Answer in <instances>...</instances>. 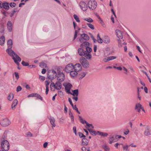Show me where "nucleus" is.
Returning a JSON list of instances; mask_svg holds the SVG:
<instances>
[{"instance_id":"f3484780","label":"nucleus","mask_w":151,"mask_h":151,"mask_svg":"<svg viewBox=\"0 0 151 151\" xmlns=\"http://www.w3.org/2000/svg\"><path fill=\"white\" fill-rule=\"evenodd\" d=\"M72 85L70 83H68L65 86V89L66 91V92L69 93L70 92V89L72 87Z\"/></svg>"},{"instance_id":"338daca9","label":"nucleus","mask_w":151,"mask_h":151,"mask_svg":"<svg viewBox=\"0 0 151 151\" xmlns=\"http://www.w3.org/2000/svg\"><path fill=\"white\" fill-rule=\"evenodd\" d=\"M103 61L104 62H106L109 61V57H108L105 58L104 59Z\"/></svg>"},{"instance_id":"473e14b6","label":"nucleus","mask_w":151,"mask_h":151,"mask_svg":"<svg viewBox=\"0 0 151 151\" xmlns=\"http://www.w3.org/2000/svg\"><path fill=\"white\" fill-rule=\"evenodd\" d=\"M97 41L100 43H102L103 42V40L100 37L99 34H98L97 37Z\"/></svg>"},{"instance_id":"bf43d9fd","label":"nucleus","mask_w":151,"mask_h":151,"mask_svg":"<svg viewBox=\"0 0 151 151\" xmlns=\"http://www.w3.org/2000/svg\"><path fill=\"white\" fill-rule=\"evenodd\" d=\"M22 90V88L20 86H18L17 88L16 91L17 92H19L21 91Z\"/></svg>"},{"instance_id":"72a5a7b5","label":"nucleus","mask_w":151,"mask_h":151,"mask_svg":"<svg viewBox=\"0 0 151 151\" xmlns=\"http://www.w3.org/2000/svg\"><path fill=\"white\" fill-rule=\"evenodd\" d=\"M150 131L148 128H146L144 132V134L145 136H148L150 134Z\"/></svg>"},{"instance_id":"f704fd0d","label":"nucleus","mask_w":151,"mask_h":151,"mask_svg":"<svg viewBox=\"0 0 151 151\" xmlns=\"http://www.w3.org/2000/svg\"><path fill=\"white\" fill-rule=\"evenodd\" d=\"M14 96V95L13 93H10L8 97V99L10 101H11L13 99Z\"/></svg>"},{"instance_id":"393cba45","label":"nucleus","mask_w":151,"mask_h":151,"mask_svg":"<svg viewBox=\"0 0 151 151\" xmlns=\"http://www.w3.org/2000/svg\"><path fill=\"white\" fill-rule=\"evenodd\" d=\"M70 75L72 77H74L76 76L77 74V72L76 70H71L70 72Z\"/></svg>"},{"instance_id":"a19ab883","label":"nucleus","mask_w":151,"mask_h":151,"mask_svg":"<svg viewBox=\"0 0 151 151\" xmlns=\"http://www.w3.org/2000/svg\"><path fill=\"white\" fill-rule=\"evenodd\" d=\"M41 68L46 67L47 65V64L44 63H41L39 64Z\"/></svg>"},{"instance_id":"6e6d98bb","label":"nucleus","mask_w":151,"mask_h":151,"mask_svg":"<svg viewBox=\"0 0 151 151\" xmlns=\"http://www.w3.org/2000/svg\"><path fill=\"white\" fill-rule=\"evenodd\" d=\"M109 57V61L114 60L116 58V57L114 56H109V57Z\"/></svg>"},{"instance_id":"09e8293b","label":"nucleus","mask_w":151,"mask_h":151,"mask_svg":"<svg viewBox=\"0 0 151 151\" xmlns=\"http://www.w3.org/2000/svg\"><path fill=\"white\" fill-rule=\"evenodd\" d=\"M9 5L11 7L13 8L16 6V4L14 2H11L9 4Z\"/></svg>"},{"instance_id":"f257e3e1","label":"nucleus","mask_w":151,"mask_h":151,"mask_svg":"<svg viewBox=\"0 0 151 151\" xmlns=\"http://www.w3.org/2000/svg\"><path fill=\"white\" fill-rule=\"evenodd\" d=\"M1 149L2 151H7L9 148V144L6 140H4L1 142Z\"/></svg>"},{"instance_id":"2f4dec72","label":"nucleus","mask_w":151,"mask_h":151,"mask_svg":"<svg viewBox=\"0 0 151 151\" xmlns=\"http://www.w3.org/2000/svg\"><path fill=\"white\" fill-rule=\"evenodd\" d=\"M88 130L91 135H96L97 134H98L97 132H96V131H94L93 130L91 129H88Z\"/></svg>"},{"instance_id":"a878e982","label":"nucleus","mask_w":151,"mask_h":151,"mask_svg":"<svg viewBox=\"0 0 151 151\" xmlns=\"http://www.w3.org/2000/svg\"><path fill=\"white\" fill-rule=\"evenodd\" d=\"M5 37L4 36H2L0 37V45L1 46H3L4 44Z\"/></svg>"},{"instance_id":"49530a36","label":"nucleus","mask_w":151,"mask_h":151,"mask_svg":"<svg viewBox=\"0 0 151 151\" xmlns=\"http://www.w3.org/2000/svg\"><path fill=\"white\" fill-rule=\"evenodd\" d=\"M50 87L51 90H52V87H54V88L55 89V88H56L55 84L53 82L51 83Z\"/></svg>"},{"instance_id":"13d9d810","label":"nucleus","mask_w":151,"mask_h":151,"mask_svg":"<svg viewBox=\"0 0 151 151\" xmlns=\"http://www.w3.org/2000/svg\"><path fill=\"white\" fill-rule=\"evenodd\" d=\"M6 134L4 132L2 136L1 139L4 140L6 138Z\"/></svg>"},{"instance_id":"c85d7f7f","label":"nucleus","mask_w":151,"mask_h":151,"mask_svg":"<svg viewBox=\"0 0 151 151\" xmlns=\"http://www.w3.org/2000/svg\"><path fill=\"white\" fill-rule=\"evenodd\" d=\"M82 142L83 144L84 145H87L88 143V140L85 138H82Z\"/></svg>"},{"instance_id":"f03ea898","label":"nucleus","mask_w":151,"mask_h":151,"mask_svg":"<svg viewBox=\"0 0 151 151\" xmlns=\"http://www.w3.org/2000/svg\"><path fill=\"white\" fill-rule=\"evenodd\" d=\"M80 61L84 68H87L89 67V62L85 58L83 57L81 58Z\"/></svg>"},{"instance_id":"603ef678","label":"nucleus","mask_w":151,"mask_h":151,"mask_svg":"<svg viewBox=\"0 0 151 151\" xmlns=\"http://www.w3.org/2000/svg\"><path fill=\"white\" fill-rule=\"evenodd\" d=\"M84 20L89 22H92L93 21V19L90 18L87 19H85Z\"/></svg>"},{"instance_id":"b1692460","label":"nucleus","mask_w":151,"mask_h":151,"mask_svg":"<svg viewBox=\"0 0 151 151\" xmlns=\"http://www.w3.org/2000/svg\"><path fill=\"white\" fill-rule=\"evenodd\" d=\"M8 49H12V47L13 43L11 39H9L7 41Z\"/></svg>"},{"instance_id":"c756f323","label":"nucleus","mask_w":151,"mask_h":151,"mask_svg":"<svg viewBox=\"0 0 151 151\" xmlns=\"http://www.w3.org/2000/svg\"><path fill=\"white\" fill-rule=\"evenodd\" d=\"M135 109H137L138 112H139L140 111L141 109V105L140 104H136Z\"/></svg>"},{"instance_id":"4be33fe9","label":"nucleus","mask_w":151,"mask_h":151,"mask_svg":"<svg viewBox=\"0 0 151 151\" xmlns=\"http://www.w3.org/2000/svg\"><path fill=\"white\" fill-rule=\"evenodd\" d=\"M49 120H50V122L52 125V127H55V119L53 117H50L49 118Z\"/></svg>"},{"instance_id":"cd10ccee","label":"nucleus","mask_w":151,"mask_h":151,"mask_svg":"<svg viewBox=\"0 0 151 151\" xmlns=\"http://www.w3.org/2000/svg\"><path fill=\"white\" fill-rule=\"evenodd\" d=\"M86 73L85 72H81L78 74V76L79 79H81L86 76Z\"/></svg>"},{"instance_id":"6ab92c4d","label":"nucleus","mask_w":151,"mask_h":151,"mask_svg":"<svg viewBox=\"0 0 151 151\" xmlns=\"http://www.w3.org/2000/svg\"><path fill=\"white\" fill-rule=\"evenodd\" d=\"M82 43L80 45V47L85 48L86 47L88 46L89 45V43L87 41H85L82 42Z\"/></svg>"},{"instance_id":"79ce46f5","label":"nucleus","mask_w":151,"mask_h":151,"mask_svg":"<svg viewBox=\"0 0 151 151\" xmlns=\"http://www.w3.org/2000/svg\"><path fill=\"white\" fill-rule=\"evenodd\" d=\"M37 97L38 99H40L41 101L43 100V99L42 97L39 94L36 93L35 95V97Z\"/></svg>"},{"instance_id":"a211bd4d","label":"nucleus","mask_w":151,"mask_h":151,"mask_svg":"<svg viewBox=\"0 0 151 151\" xmlns=\"http://www.w3.org/2000/svg\"><path fill=\"white\" fill-rule=\"evenodd\" d=\"M116 34L118 38L119 39H122L123 37L122 33L120 30L117 29L116 30Z\"/></svg>"},{"instance_id":"052dcab7","label":"nucleus","mask_w":151,"mask_h":151,"mask_svg":"<svg viewBox=\"0 0 151 151\" xmlns=\"http://www.w3.org/2000/svg\"><path fill=\"white\" fill-rule=\"evenodd\" d=\"M1 12L5 16V17H7V15H6V14H9V13H8V12H7L6 11H4L3 12V11H1Z\"/></svg>"},{"instance_id":"9d476101","label":"nucleus","mask_w":151,"mask_h":151,"mask_svg":"<svg viewBox=\"0 0 151 151\" xmlns=\"http://www.w3.org/2000/svg\"><path fill=\"white\" fill-rule=\"evenodd\" d=\"M81 9L84 11H86L88 9L87 5L84 1H81L79 3Z\"/></svg>"},{"instance_id":"bb28decb","label":"nucleus","mask_w":151,"mask_h":151,"mask_svg":"<svg viewBox=\"0 0 151 151\" xmlns=\"http://www.w3.org/2000/svg\"><path fill=\"white\" fill-rule=\"evenodd\" d=\"M97 132L99 135H100L102 137H107L108 135V134L106 133L101 132L99 131H98Z\"/></svg>"},{"instance_id":"0eeeda50","label":"nucleus","mask_w":151,"mask_h":151,"mask_svg":"<svg viewBox=\"0 0 151 151\" xmlns=\"http://www.w3.org/2000/svg\"><path fill=\"white\" fill-rule=\"evenodd\" d=\"M86 51L87 54L86 55V56L87 57V59H90L91 57L92 56L90 53L92 51V49L91 47H90L88 46L86 47Z\"/></svg>"},{"instance_id":"37998d69","label":"nucleus","mask_w":151,"mask_h":151,"mask_svg":"<svg viewBox=\"0 0 151 151\" xmlns=\"http://www.w3.org/2000/svg\"><path fill=\"white\" fill-rule=\"evenodd\" d=\"M87 24L88 26L92 29H94V27L93 25L91 24L88 23Z\"/></svg>"},{"instance_id":"4468645a","label":"nucleus","mask_w":151,"mask_h":151,"mask_svg":"<svg viewBox=\"0 0 151 151\" xmlns=\"http://www.w3.org/2000/svg\"><path fill=\"white\" fill-rule=\"evenodd\" d=\"M7 29L9 32H11L12 29V25L11 22L9 21L7 24Z\"/></svg>"},{"instance_id":"7c9ffc66","label":"nucleus","mask_w":151,"mask_h":151,"mask_svg":"<svg viewBox=\"0 0 151 151\" xmlns=\"http://www.w3.org/2000/svg\"><path fill=\"white\" fill-rule=\"evenodd\" d=\"M18 101L17 99H15L14 100L12 104V108L13 109L17 104Z\"/></svg>"},{"instance_id":"2eb2a0df","label":"nucleus","mask_w":151,"mask_h":151,"mask_svg":"<svg viewBox=\"0 0 151 151\" xmlns=\"http://www.w3.org/2000/svg\"><path fill=\"white\" fill-rule=\"evenodd\" d=\"M47 76L48 79H51L52 80H53V79H54L56 77L55 75H54V74L51 73L50 70L48 71Z\"/></svg>"},{"instance_id":"e2e57ef3","label":"nucleus","mask_w":151,"mask_h":151,"mask_svg":"<svg viewBox=\"0 0 151 151\" xmlns=\"http://www.w3.org/2000/svg\"><path fill=\"white\" fill-rule=\"evenodd\" d=\"M68 101H69V102L70 104L73 107V106H74L73 105V104L72 103L71 99L70 98H68Z\"/></svg>"},{"instance_id":"e433bc0d","label":"nucleus","mask_w":151,"mask_h":151,"mask_svg":"<svg viewBox=\"0 0 151 151\" xmlns=\"http://www.w3.org/2000/svg\"><path fill=\"white\" fill-rule=\"evenodd\" d=\"M69 115L71 118V121L74 122V116L70 110L69 111Z\"/></svg>"},{"instance_id":"774afa93","label":"nucleus","mask_w":151,"mask_h":151,"mask_svg":"<svg viewBox=\"0 0 151 151\" xmlns=\"http://www.w3.org/2000/svg\"><path fill=\"white\" fill-rule=\"evenodd\" d=\"M45 82L47 83V84H46V87L49 88V85L50 84V82L48 81H46Z\"/></svg>"},{"instance_id":"4c0bfd02","label":"nucleus","mask_w":151,"mask_h":151,"mask_svg":"<svg viewBox=\"0 0 151 151\" xmlns=\"http://www.w3.org/2000/svg\"><path fill=\"white\" fill-rule=\"evenodd\" d=\"M109 143L111 144L115 140V138L113 136H112L109 137Z\"/></svg>"},{"instance_id":"de8ad7c7","label":"nucleus","mask_w":151,"mask_h":151,"mask_svg":"<svg viewBox=\"0 0 151 151\" xmlns=\"http://www.w3.org/2000/svg\"><path fill=\"white\" fill-rule=\"evenodd\" d=\"M22 65L24 66H26L29 65V63L23 60L22 62Z\"/></svg>"},{"instance_id":"680f3d73","label":"nucleus","mask_w":151,"mask_h":151,"mask_svg":"<svg viewBox=\"0 0 151 151\" xmlns=\"http://www.w3.org/2000/svg\"><path fill=\"white\" fill-rule=\"evenodd\" d=\"M14 60L15 63H17L18 62V61H19L18 60V59H17L15 57H13L12 58Z\"/></svg>"},{"instance_id":"69168bd1","label":"nucleus","mask_w":151,"mask_h":151,"mask_svg":"<svg viewBox=\"0 0 151 151\" xmlns=\"http://www.w3.org/2000/svg\"><path fill=\"white\" fill-rule=\"evenodd\" d=\"M51 73H52L54 74V75H55L56 76L57 75V73L56 71L54 70H52V71H51Z\"/></svg>"},{"instance_id":"a18cd8bd","label":"nucleus","mask_w":151,"mask_h":151,"mask_svg":"<svg viewBox=\"0 0 151 151\" xmlns=\"http://www.w3.org/2000/svg\"><path fill=\"white\" fill-rule=\"evenodd\" d=\"M123 148L124 151L129 150L128 146L127 145H124Z\"/></svg>"},{"instance_id":"0e129e2a","label":"nucleus","mask_w":151,"mask_h":151,"mask_svg":"<svg viewBox=\"0 0 151 151\" xmlns=\"http://www.w3.org/2000/svg\"><path fill=\"white\" fill-rule=\"evenodd\" d=\"M73 131L74 133L76 135V127H73Z\"/></svg>"},{"instance_id":"7ed1b4c3","label":"nucleus","mask_w":151,"mask_h":151,"mask_svg":"<svg viewBox=\"0 0 151 151\" xmlns=\"http://www.w3.org/2000/svg\"><path fill=\"white\" fill-rule=\"evenodd\" d=\"M6 51L10 56L12 57V58L13 57H14V55H15L16 58L18 59L19 62L21 61V59L20 57L17 54H16L12 50V49H7L6 50Z\"/></svg>"},{"instance_id":"6e6552de","label":"nucleus","mask_w":151,"mask_h":151,"mask_svg":"<svg viewBox=\"0 0 151 151\" xmlns=\"http://www.w3.org/2000/svg\"><path fill=\"white\" fill-rule=\"evenodd\" d=\"M57 77L58 81L61 82L63 81L65 78V75L63 72L57 74Z\"/></svg>"},{"instance_id":"5701e85b","label":"nucleus","mask_w":151,"mask_h":151,"mask_svg":"<svg viewBox=\"0 0 151 151\" xmlns=\"http://www.w3.org/2000/svg\"><path fill=\"white\" fill-rule=\"evenodd\" d=\"M73 93L70 92L69 94L74 96H78V89L72 90Z\"/></svg>"},{"instance_id":"8fccbe9b","label":"nucleus","mask_w":151,"mask_h":151,"mask_svg":"<svg viewBox=\"0 0 151 151\" xmlns=\"http://www.w3.org/2000/svg\"><path fill=\"white\" fill-rule=\"evenodd\" d=\"M78 134L81 138L83 137V138H85L86 137V136L81 132H78Z\"/></svg>"},{"instance_id":"412c9836","label":"nucleus","mask_w":151,"mask_h":151,"mask_svg":"<svg viewBox=\"0 0 151 151\" xmlns=\"http://www.w3.org/2000/svg\"><path fill=\"white\" fill-rule=\"evenodd\" d=\"M103 42L105 44H108L110 42V39L108 36H105L103 39Z\"/></svg>"},{"instance_id":"39448f33","label":"nucleus","mask_w":151,"mask_h":151,"mask_svg":"<svg viewBox=\"0 0 151 151\" xmlns=\"http://www.w3.org/2000/svg\"><path fill=\"white\" fill-rule=\"evenodd\" d=\"M84 49V48L81 47L78 48V53L79 55L82 57H84L87 59V57L86 56V54H87L86 51H85Z\"/></svg>"},{"instance_id":"423d86ee","label":"nucleus","mask_w":151,"mask_h":151,"mask_svg":"<svg viewBox=\"0 0 151 151\" xmlns=\"http://www.w3.org/2000/svg\"><path fill=\"white\" fill-rule=\"evenodd\" d=\"M73 69V63L69 64L65 66V71L67 73H69Z\"/></svg>"},{"instance_id":"864d4df0","label":"nucleus","mask_w":151,"mask_h":151,"mask_svg":"<svg viewBox=\"0 0 151 151\" xmlns=\"http://www.w3.org/2000/svg\"><path fill=\"white\" fill-rule=\"evenodd\" d=\"M78 31L77 30H76L75 32L74 35V40L77 37Z\"/></svg>"},{"instance_id":"ddd939ff","label":"nucleus","mask_w":151,"mask_h":151,"mask_svg":"<svg viewBox=\"0 0 151 151\" xmlns=\"http://www.w3.org/2000/svg\"><path fill=\"white\" fill-rule=\"evenodd\" d=\"M78 117L80 119V122L82 124H84L85 123L87 126H91L92 128L93 129L94 128V127L92 124H88L86 121L84 120L81 116H78Z\"/></svg>"},{"instance_id":"4d7b16f0","label":"nucleus","mask_w":151,"mask_h":151,"mask_svg":"<svg viewBox=\"0 0 151 151\" xmlns=\"http://www.w3.org/2000/svg\"><path fill=\"white\" fill-rule=\"evenodd\" d=\"M14 75L17 79L18 80L19 78V73L17 72H15L14 73Z\"/></svg>"},{"instance_id":"c03bdc74","label":"nucleus","mask_w":151,"mask_h":151,"mask_svg":"<svg viewBox=\"0 0 151 151\" xmlns=\"http://www.w3.org/2000/svg\"><path fill=\"white\" fill-rule=\"evenodd\" d=\"M15 9H16L14 8V10L12 11L11 12L10 14V17H12L14 16V13L16 12V11H15Z\"/></svg>"},{"instance_id":"5fc2aeb1","label":"nucleus","mask_w":151,"mask_h":151,"mask_svg":"<svg viewBox=\"0 0 151 151\" xmlns=\"http://www.w3.org/2000/svg\"><path fill=\"white\" fill-rule=\"evenodd\" d=\"M36 93H32L28 95L27 97H35V95Z\"/></svg>"},{"instance_id":"1a4fd4ad","label":"nucleus","mask_w":151,"mask_h":151,"mask_svg":"<svg viewBox=\"0 0 151 151\" xmlns=\"http://www.w3.org/2000/svg\"><path fill=\"white\" fill-rule=\"evenodd\" d=\"M81 35V37L80 38L79 41L81 42H83L84 40L87 41L89 40V37L86 34H82Z\"/></svg>"},{"instance_id":"dca6fc26","label":"nucleus","mask_w":151,"mask_h":151,"mask_svg":"<svg viewBox=\"0 0 151 151\" xmlns=\"http://www.w3.org/2000/svg\"><path fill=\"white\" fill-rule=\"evenodd\" d=\"M6 10H8L9 9V3L6 1L2 3V8Z\"/></svg>"},{"instance_id":"9b49d317","label":"nucleus","mask_w":151,"mask_h":151,"mask_svg":"<svg viewBox=\"0 0 151 151\" xmlns=\"http://www.w3.org/2000/svg\"><path fill=\"white\" fill-rule=\"evenodd\" d=\"M10 123V121L7 119H4L0 123L1 125L3 127L8 126Z\"/></svg>"},{"instance_id":"f8f14e48","label":"nucleus","mask_w":151,"mask_h":151,"mask_svg":"<svg viewBox=\"0 0 151 151\" xmlns=\"http://www.w3.org/2000/svg\"><path fill=\"white\" fill-rule=\"evenodd\" d=\"M73 69L77 72H79L82 70V67L80 64L78 63L73 65Z\"/></svg>"},{"instance_id":"aec40b11","label":"nucleus","mask_w":151,"mask_h":151,"mask_svg":"<svg viewBox=\"0 0 151 151\" xmlns=\"http://www.w3.org/2000/svg\"><path fill=\"white\" fill-rule=\"evenodd\" d=\"M61 82L58 81L56 82L55 83L56 88H55V89L57 90H59L61 89L62 88Z\"/></svg>"},{"instance_id":"3c124183","label":"nucleus","mask_w":151,"mask_h":151,"mask_svg":"<svg viewBox=\"0 0 151 151\" xmlns=\"http://www.w3.org/2000/svg\"><path fill=\"white\" fill-rule=\"evenodd\" d=\"M118 47H122V41L120 39L118 40Z\"/></svg>"},{"instance_id":"20e7f679","label":"nucleus","mask_w":151,"mask_h":151,"mask_svg":"<svg viewBox=\"0 0 151 151\" xmlns=\"http://www.w3.org/2000/svg\"><path fill=\"white\" fill-rule=\"evenodd\" d=\"M87 4L90 9L94 10L96 8L97 3L95 0H90L88 1Z\"/></svg>"},{"instance_id":"c9c22d12","label":"nucleus","mask_w":151,"mask_h":151,"mask_svg":"<svg viewBox=\"0 0 151 151\" xmlns=\"http://www.w3.org/2000/svg\"><path fill=\"white\" fill-rule=\"evenodd\" d=\"M96 16L99 19L100 21V23L102 25H103L104 24V23L98 14H96Z\"/></svg>"},{"instance_id":"ea45409f","label":"nucleus","mask_w":151,"mask_h":151,"mask_svg":"<svg viewBox=\"0 0 151 151\" xmlns=\"http://www.w3.org/2000/svg\"><path fill=\"white\" fill-rule=\"evenodd\" d=\"M73 17L77 22H80V20L79 19V18L77 15L75 14H74Z\"/></svg>"},{"instance_id":"58836bf2","label":"nucleus","mask_w":151,"mask_h":151,"mask_svg":"<svg viewBox=\"0 0 151 151\" xmlns=\"http://www.w3.org/2000/svg\"><path fill=\"white\" fill-rule=\"evenodd\" d=\"M103 148L104 150L105 151H109L110 149L109 147L106 145H103Z\"/></svg>"}]
</instances>
